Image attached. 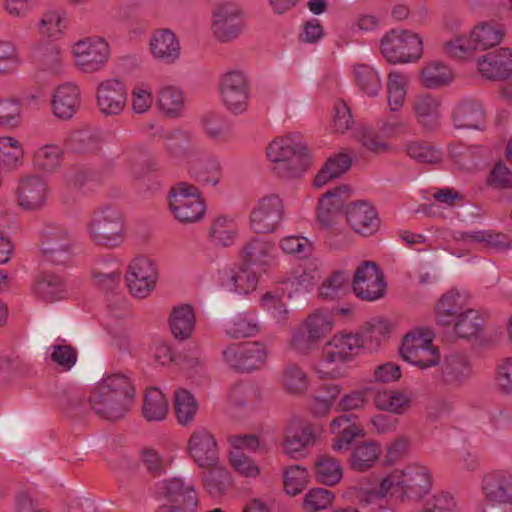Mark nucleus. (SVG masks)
Returning <instances> with one entry per match:
<instances>
[{
  "label": "nucleus",
  "mask_w": 512,
  "mask_h": 512,
  "mask_svg": "<svg viewBox=\"0 0 512 512\" xmlns=\"http://www.w3.org/2000/svg\"><path fill=\"white\" fill-rule=\"evenodd\" d=\"M135 401V387L131 379L121 373L103 379L91 392L92 410L101 418L116 421L125 416Z\"/></svg>",
  "instance_id": "f257e3e1"
},
{
  "label": "nucleus",
  "mask_w": 512,
  "mask_h": 512,
  "mask_svg": "<svg viewBox=\"0 0 512 512\" xmlns=\"http://www.w3.org/2000/svg\"><path fill=\"white\" fill-rule=\"evenodd\" d=\"M363 347L362 339L353 333H337L325 345L321 359L314 370L322 379L339 378L344 375L343 365L352 360Z\"/></svg>",
  "instance_id": "f03ea898"
},
{
  "label": "nucleus",
  "mask_w": 512,
  "mask_h": 512,
  "mask_svg": "<svg viewBox=\"0 0 512 512\" xmlns=\"http://www.w3.org/2000/svg\"><path fill=\"white\" fill-rule=\"evenodd\" d=\"M505 33L494 22L482 21L471 29L469 35H456L447 41L444 44V50L452 58L468 59L475 51H485L499 45Z\"/></svg>",
  "instance_id": "7ed1b4c3"
},
{
  "label": "nucleus",
  "mask_w": 512,
  "mask_h": 512,
  "mask_svg": "<svg viewBox=\"0 0 512 512\" xmlns=\"http://www.w3.org/2000/svg\"><path fill=\"white\" fill-rule=\"evenodd\" d=\"M268 159L280 165L283 177H298L307 167L308 152L298 134L275 138L267 147Z\"/></svg>",
  "instance_id": "20e7f679"
},
{
  "label": "nucleus",
  "mask_w": 512,
  "mask_h": 512,
  "mask_svg": "<svg viewBox=\"0 0 512 512\" xmlns=\"http://www.w3.org/2000/svg\"><path fill=\"white\" fill-rule=\"evenodd\" d=\"M86 230L93 243L106 248H117L125 240L123 215L110 206L96 209L86 223Z\"/></svg>",
  "instance_id": "39448f33"
},
{
  "label": "nucleus",
  "mask_w": 512,
  "mask_h": 512,
  "mask_svg": "<svg viewBox=\"0 0 512 512\" xmlns=\"http://www.w3.org/2000/svg\"><path fill=\"white\" fill-rule=\"evenodd\" d=\"M168 210L182 224L201 222L206 215V201L196 185L179 182L168 195Z\"/></svg>",
  "instance_id": "423d86ee"
},
{
  "label": "nucleus",
  "mask_w": 512,
  "mask_h": 512,
  "mask_svg": "<svg viewBox=\"0 0 512 512\" xmlns=\"http://www.w3.org/2000/svg\"><path fill=\"white\" fill-rule=\"evenodd\" d=\"M334 317L328 309H315L293 330L290 346L299 353H309L333 329Z\"/></svg>",
  "instance_id": "0eeeda50"
},
{
  "label": "nucleus",
  "mask_w": 512,
  "mask_h": 512,
  "mask_svg": "<svg viewBox=\"0 0 512 512\" xmlns=\"http://www.w3.org/2000/svg\"><path fill=\"white\" fill-rule=\"evenodd\" d=\"M153 496L169 505H179L192 512H198L200 494L196 481L191 477L174 476L154 484Z\"/></svg>",
  "instance_id": "6e6552de"
},
{
  "label": "nucleus",
  "mask_w": 512,
  "mask_h": 512,
  "mask_svg": "<svg viewBox=\"0 0 512 512\" xmlns=\"http://www.w3.org/2000/svg\"><path fill=\"white\" fill-rule=\"evenodd\" d=\"M400 355L404 361L420 369L434 367L440 363V352L433 344V335L423 328L414 329L404 336Z\"/></svg>",
  "instance_id": "1a4fd4ad"
},
{
  "label": "nucleus",
  "mask_w": 512,
  "mask_h": 512,
  "mask_svg": "<svg viewBox=\"0 0 512 512\" xmlns=\"http://www.w3.org/2000/svg\"><path fill=\"white\" fill-rule=\"evenodd\" d=\"M380 51L389 63H409L421 58L423 43L412 31L393 29L381 39Z\"/></svg>",
  "instance_id": "9d476101"
},
{
  "label": "nucleus",
  "mask_w": 512,
  "mask_h": 512,
  "mask_svg": "<svg viewBox=\"0 0 512 512\" xmlns=\"http://www.w3.org/2000/svg\"><path fill=\"white\" fill-rule=\"evenodd\" d=\"M219 93L223 105L233 114L244 113L251 98L248 74L239 68L225 71L219 80Z\"/></svg>",
  "instance_id": "9b49d317"
},
{
  "label": "nucleus",
  "mask_w": 512,
  "mask_h": 512,
  "mask_svg": "<svg viewBox=\"0 0 512 512\" xmlns=\"http://www.w3.org/2000/svg\"><path fill=\"white\" fill-rule=\"evenodd\" d=\"M245 27L242 9L235 3L225 1L214 6L211 16V33L221 43H229L243 33Z\"/></svg>",
  "instance_id": "f8f14e48"
},
{
  "label": "nucleus",
  "mask_w": 512,
  "mask_h": 512,
  "mask_svg": "<svg viewBox=\"0 0 512 512\" xmlns=\"http://www.w3.org/2000/svg\"><path fill=\"white\" fill-rule=\"evenodd\" d=\"M159 279L156 262L146 256L133 258L125 273V282L129 293L139 299L146 298L155 289Z\"/></svg>",
  "instance_id": "ddd939ff"
},
{
  "label": "nucleus",
  "mask_w": 512,
  "mask_h": 512,
  "mask_svg": "<svg viewBox=\"0 0 512 512\" xmlns=\"http://www.w3.org/2000/svg\"><path fill=\"white\" fill-rule=\"evenodd\" d=\"M76 66L85 73L102 70L111 55L108 42L100 36L83 38L72 46Z\"/></svg>",
  "instance_id": "4468645a"
},
{
  "label": "nucleus",
  "mask_w": 512,
  "mask_h": 512,
  "mask_svg": "<svg viewBox=\"0 0 512 512\" xmlns=\"http://www.w3.org/2000/svg\"><path fill=\"white\" fill-rule=\"evenodd\" d=\"M222 356L230 368L241 372H251L265 365L268 351L261 343L245 342L229 345L223 350Z\"/></svg>",
  "instance_id": "2eb2a0df"
},
{
  "label": "nucleus",
  "mask_w": 512,
  "mask_h": 512,
  "mask_svg": "<svg viewBox=\"0 0 512 512\" xmlns=\"http://www.w3.org/2000/svg\"><path fill=\"white\" fill-rule=\"evenodd\" d=\"M284 217V204L276 194L261 197L250 212V228L257 234L275 232Z\"/></svg>",
  "instance_id": "dca6fc26"
},
{
  "label": "nucleus",
  "mask_w": 512,
  "mask_h": 512,
  "mask_svg": "<svg viewBox=\"0 0 512 512\" xmlns=\"http://www.w3.org/2000/svg\"><path fill=\"white\" fill-rule=\"evenodd\" d=\"M482 491L492 512H512V473L496 470L484 476Z\"/></svg>",
  "instance_id": "f3484780"
},
{
  "label": "nucleus",
  "mask_w": 512,
  "mask_h": 512,
  "mask_svg": "<svg viewBox=\"0 0 512 512\" xmlns=\"http://www.w3.org/2000/svg\"><path fill=\"white\" fill-rule=\"evenodd\" d=\"M385 287L384 276L375 262L365 261L356 269L352 288L358 298L374 301L383 296Z\"/></svg>",
  "instance_id": "a211bd4d"
},
{
  "label": "nucleus",
  "mask_w": 512,
  "mask_h": 512,
  "mask_svg": "<svg viewBox=\"0 0 512 512\" xmlns=\"http://www.w3.org/2000/svg\"><path fill=\"white\" fill-rule=\"evenodd\" d=\"M74 239L63 226L47 227L42 240V253L54 264H65L73 255Z\"/></svg>",
  "instance_id": "6ab92c4d"
},
{
  "label": "nucleus",
  "mask_w": 512,
  "mask_h": 512,
  "mask_svg": "<svg viewBox=\"0 0 512 512\" xmlns=\"http://www.w3.org/2000/svg\"><path fill=\"white\" fill-rule=\"evenodd\" d=\"M96 103L99 111L108 116L122 113L127 103V88L118 78L101 81L96 89Z\"/></svg>",
  "instance_id": "aec40b11"
},
{
  "label": "nucleus",
  "mask_w": 512,
  "mask_h": 512,
  "mask_svg": "<svg viewBox=\"0 0 512 512\" xmlns=\"http://www.w3.org/2000/svg\"><path fill=\"white\" fill-rule=\"evenodd\" d=\"M401 493L408 499H422L432 488L433 478L430 469L420 463H411L399 469Z\"/></svg>",
  "instance_id": "412c9836"
},
{
  "label": "nucleus",
  "mask_w": 512,
  "mask_h": 512,
  "mask_svg": "<svg viewBox=\"0 0 512 512\" xmlns=\"http://www.w3.org/2000/svg\"><path fill=\"white\" fill-rule=\"evenodd\" d=\"M187 451L198 467L210 466L220 460L215 436L204 427L193 430L187 442Z\"/></svg>",
  "instance_id": "4be33fe9"
},
{
  "label": "nucleus",
  "mask_w": 512,
  "mask_h": 512,
  "mask_svg": "<svg viewBox=\"0 0 512 512\" xmlns=\"http://www.w3.org/2000/svg\"><path fill=\"white\" fill-rule=\"evenodd\" d=\"M18 205L25 210L42 207L47 199V184L38 175H25L18 180L16 188Z\"/></svg>",
  "instance_id": "5701e85b"
},
{
  "label": "nucleus",
  "mask_w": 512,
  "mask_h": 512,
  "mask_svg": "<svg viewBox=\"0 0 512 512\" xmlns=\"http://www.w3.org/2000/svg\"><path fill=\"white\" fill-rule=\"evenodd\" d=\"M477 68L482 77L502 80L512 74V49L501 48L477 59Z\"/></svg>",
  "instance_id": "b1692460"
},
{
  "label": "nucleus",
  "mask_w": 512,
  "mask_h": 512,
  "mask_svg": "<svg viewBox=\"0 0 512 512\" xmlns=\"http://www.w3.org/2000/svg\"><path fill=\"white\" fill-rule=\"evenodd\" d=\"M346 219L352 230L363 236L374 234L380 225L377 211L366 201L350 203L346 208Z\"/></svg>",
  "instance_id": "393cba45"
},
{
  "label": "nucleus",
  "mask_w": 512,
  "mask_h": 512,
  "mask_svg": "<svg viewBox=\"0 0 512 512\" xmlns=\"http://www.w3.org/2000/svg\"><path fill=\"white\" fill-rule=\"evenodd\" d=\"M416 122L428 130L436 129L442 119L440 97L431 93H420L411 102Z\"/></svg>",
  "instance_id": "a878e982"
},
{
  "label": "nucleus",
  "mask_w": 512,
  "mask_h": 512,
  "mask_svg": "<svg viewBox=\"0 0 512 512\" xmlns=\"http://www.w3.org/2000/svg\"><path fill=\"white\" fill-rule=\"evenodd\" d=\"M80 106L81 92L76 84L67 82L56 87L51 99L52 113L56 118L69 120Z\"/></svg>",
  "instance_id": "bb28decb"
},
{
  "label": "nucleus",
  "mask_w": 512,
  "mask_h": 512,
  "mask_svg": "<svg viewBox=\"0 0 512 512\" xmlns=\"http://www.w3.org/2000/svg\"><path fill=\"white\" fill-rule=\"evenodd\" d=\"M456 129H483L486 112L482 103L476 99H463L453 108L451 114Z\"/></svg>",
  "instance_id": "cd10ccee"
},
{
  "label": "nucleus",
  "mask_w": 512,
  "mask_h": 512,
  "mask_svg": "<svg viewBox=\"0 0 512 512\" xmlns=\"http://www.w3.org/2000/svg\"><path fill=\"white\" fill-rule=\"evenodd\" d=\"M69 27V14L60 6H53L44 10L37 23L39 34L54 41L63 38Z\"/></svg>",
  "instance_id": "c85d7f7f"
},
{
  "label": "nucleus",
  "mask_w": 512,
  "mask_h": 512,
  "mask_svg": "<svg viewBox=\"0 0 512 512\" xmlns=\"http://www.w3.org/2000/svg\"><path fill=\"white\" fill-rule=\"evenodd\" d=\"M152 56L164 64H173L180 58V43L175 34L168 29H159L149 41Z\"/></svg>",
  "instance_id": "c756f323"
},
{
  "label": "nucleus",
  "mask_w": 512,
  "mask_h": 512,
  "mask_svg": "<svg viewBox=\"0 0 512 512\" xmlns=\"http://www.w3.org/2000/svg\"><path fill=\"white\" fill-rule=\"evenodd\" d=\"M187 169L190 178L200 186L215 187L222 178L221 163L213 156L191 160Z\"/></svg>",
  "instance_id": "7c9ffc66"
},
{
  "label": "nucleus",
  "mask_w": 512,
  "mask_h": 512,
  "mask_svg": "<svg viewBox=\"0 0 512 512\" xmlns=\"http://www.w3.org/2000/svg\"><path fill=\"white\" fill-rule=\"evenodd\" d=\"M374 404L380 411L404 415L412 408L413 399L403 389H380L375 392Z\"/></svg>",
  "instance_id": "2f4dec72"
},
{
  "label": "nucleus",
  "mask_w": 512,
  "mask_h": 512,
  "mask_svg": "<svg viewBox=\"0 0 512 512\" xmlns=\"http://www.w3.org/2000/svg\"><path fill=\"white\" fill-rule=\"evenodd\" d=\"M258 274L251 266L225 270L221 276V285L230 292L248 294L258 284Z\"/></svg>",
  "instance_id": "473e14b6"
},
{
  "label": "nucleus",
  "mask_w": 512,
  "mask_h": 512,
  "mask_svg": "<svg viewBox=\"0 0 512 512\" xmlns=\"http://www.w3.org/2000/svg\"><path fill=\"white\" fill-rule=\"evenodd\" d=\"M168 324L172 335L178 340L189 339L196 326V315L190 304H179L171 310Z\"/></svg>",
  "instance_id": "72a5a7b5"
},
{
  "label": "nucleus",
  "mask_w": 512,
  "mask_h": 512,
  "mask_svg": "<svg viewBox=\"0 0 512 512\" xmlns=\"http://www.w3.org/2000/svg\"><path fill=\"white\" fill-rule=\"evenodd\" d=\"M443 381L451 386H461L471 377L472 369L467 358L458 353L447 355L441 366Z\"/></svg>",
  "instance_id": "f704fd0d"
},
{
  "label": "nucleus",
  "mask_w": 512,
  "mask_h": 512,
  "mask_svg": "<svg viewBox=\"0 0 512 512\" xmlns=\"http://www.w3.org/2000/svg\"><path fill=\"white\" fill-rule=\"evenodd\" d=\"M33 292L44 301H57L66 297V283L60 275L48 271L42 272L35 279Z\"/></svg>",
  "instance_id": "c9c22d12"
},
{
  "label": "nucleus",
  "mask_w": 512,
  "mask_h": 512,
  "mask_svg": "<svg viewBox=\"0 0 512 512\" xmlns=\"http://www.w3.org/2000/svg\"><path fill=\"white\" fill-rule=\"evenodd\" d=\"M206 471L201 474L204 488L212 497L222 496L230 485V475L227 469L215 461L213 465L200 467Z\"/></svg>",
  "instance_id": "e433bc0d"
},
{
  "label": "nucleus",
  "mask_w": 512,
  "mask_h": 512,
  "mask_svg": "<svg viewBox=\"0 0 512 512\" xmlns=\"http://www.w3.org/2000/svg\"><path fill=\"white\" fill-rule=\"evenodd\" d=\"M121 273L120 263L112 257H107L95 263L92 277L96 285L112 290L118 285Z\"/></svg>",
  "instance_id": "4c0bfd02"
},
{
  "label": "nucleus",
  "mask_w": 512,
  "mask_h": 512,
  "mask_svg": "<svg viewBox=\"0 0 512 512\" xmlns=\"http://www.w3.org/2000/svg\"><path fill=\"white\" fill-rule=\"evenodd\" d=\"M453 323L454 331L460 338L474 339L484 335V319L477 310L468 309L461 312Z\"/></svg>",
  "instance_id": "58836bf2"
},
{
  "label": "nucleus",
  "mask_w": 512,
  "mask_h": 512,
  "mask_svg": "<svg viewBox=\"0 0 512 512\" xmlns=\"http://www.w3.org/2000/svg\"><path fill=\"white\" fill-rule=\"evenodd\" d=\"M408 85L409 77L406 73L393 70L388 74L386 92L390 111L397 112L403 107Z\"/></svg>",
  "instance_id": "ea45409f"
},
{
  "label": "nucleus",
  "mask_w": 512,
  "mask_h": 512,
  "mask_svg": "<svg viewBox=\"0 0 512 512\" xmlns=\"http://www.w3.org/2000/svg\"><path fill=\"white\" fill-rule=\"evenodd\" d=\"M237 233L238 229L234 219L220 215L213 219L208 231V238L215 246L229 247L234 244Z\"/></svg>",
  "instance_id": "a19ab883"
},
{
  "label": "nucleus",
  "mask_w": 512,
  "mask_h": 512,
  "mask_svg": "<svg viewBox=\"0 0 512 512\" xmlns=\"http://www.w3.org/2000/svg\"><path fill=\"white\" fill-rule=\"evenodd\" d=\"M169 405L166 397L156 387L146 389L144 394L142 414L149 421H162L166 418Z\"/></svg>",
  "instance_id": "79ce46f5"
},
{
  "label": "nucleus",
  "mask_w": 512,
  "mask_h": 512,
  "mask_svg": "<svg viewBox=\"0 0 512 512\" xmlns=\"http://www.w3.org/2000/svg\"><path fill=\"white\" fill-rule=\"evenodd\" d=\"M259 330L258 321L251 312L237 314L224 324L225 334L234 339L253 337Z\"/></svg>",
  "instance_id": "37998d69"
},
{
  "label": "nucleus",
  "mask_w": 512,
  "mask_h": 512,
  "mask_svg": "<svg viewBox=\"0 0 512 512\" xmlns=\"http://www.w3.org/2000/svg\"><path fill=\"white\" fill-rule=\"evenodd\" d=\"M274 245L272 242L253 238L243 247V257L249 266H259L265 269L272 260Z\"/></svg>",
  "instance_id": "c03bdc74"
},
{
  "label": "nucleus",
  "mask_w": 512,
  "mask_h": 512,
  "mask_svg": "<svg viewBox=\"0 0 512 512\" xmlns=\"http://www.w3.org/2000/svg\"><path fill=\"white\" fill-rule=\"evenodd\" d=\"M101 138L95 130L82 128L72 131L67 139V145L74 153H93L99 150Z\"/></svg>",
  "instance_id": "a18cd8bd"
},
{
  "label": "nucleus",
  "mask_w": 512,
  "mask_h": 512,
  "mask_svg": "<svg viewBox=\"0 0 512 512\" xmlns=\"http://www.w3.org/2000/svg\"><path fill=\"white\" fill-rule=\"evenodd\" d=\"M341 391L342 387L340 385H323L311 398V413L316 417H324L328 415Z\"/></svg>",
  "instance_id": "49530a36"
},
{
  "label": "nucleus",
  "mask_w": 512,
  "mask_h": 512,
  "mask_svg": "<svg viewBox=\"0 0 512 512\" xmlns=\"http://www.w3.org/2000/svg\"><path fill=\"white\" fill-rule=\"evenodd\" d=\"M281 381L284 391L293 396L303 395L309 387V379L306 372L297 364L285 366Z\"/></svg>",
  "instance_id": "de8ad7c7"
},
{
  "label": "nucleus",
  "mask_w": 512,
  "mask_h": 512,
  "mask_svg": "<svg viewBox=\"0 0 512 512\" xmlns=\"http://www.w3.org/2000/svg\"><path fill=\"white\" fill-rule=\"evenodd\" d=\"M349 290V275L342 271L331 273L318 288L322 300L332 301L343 297Z\"/></svg>",
  "instance_id": "09e8293b"
},
{
  "label": "nucleus",
  "mask_w": 512,
  "mask_h": 512,
  "mask_svg": "<svg viewBox=\"0 0 512 512\" xmlns=\"http://www.w3.org/2000/svg\"><path fill=\"white\" fill-rule=\"evenodd\" d=\"M381 453L379 445L374 442H363L352 450L349 462L355 471H365L371 468Z\"/></svg>",
  "instance_id": "8fccbe9b"
},
{
  "label": "nucleus",
  "mask_w": 512,
  "mask_h": 512,
  "mask_svg": "<svg viewBox=\"0 0 512 512\" xmlns=\"http://www.w3.org/2000/svg\"><path fill=\"white\" fill-rule=\"evenodd\" d=\"M157 104L166 116L178 117L184 108L183 93L175 86H163L158 91Z\"/></svg>",
  "instance_id": "3c124183"
},
{
  "label": "nucleus",
  "mask_w": 512,
  "mask_h": 512,
  "mask_svg": "<svg viewBox=\"0 0 512 512\" xmlns=\"http://www.w3.org/2000/svg\"><path fill=\"white\" fill-rule=\"evenodd\" d=\"M452 80V70L438 61L428 63L421 71V83L426 88H439L449 84Z\"/></svg>",
  "instance_id": "603ef678"
},
{
  "label": "nucleus",
  "mask_w": 512,
  "mask_h": 512,
  "mask_svg": "<svg viewBox=\"0 0 512 512\" xmlns=\"http://www.w3.org/2000/svg\"><path fill=\"white\" fill-rule=\"evenodd\" d=\"M315 472L317 480L328 486L336 485L343 476L339 461L329 455H321L317 458Z\"/></svg>",
  "instance_id": "864d4df0"
},
{
  "label": "nucleus",
  "mask_w": 512,
  "mask_h": 512,
  "mask_svg": "<svg viewBox=\"0 0 512 512\" xmlns=\"http://www.w3.org/2000/svg\"><path fill=\"white\" fill-rule=\"evenodd\" d=\"M351 166V158L343 153L330 158L314 178L313 184L320 188L328 181L335 179L345 173Z\"/></svg>",
  "instance_id": "5fc2aeb1"
},
{
  "label": "nucleus",
  "mask_w": 512,
  "mask_h": 512,
  "mask_svg": "<svg viewBox=\"0 0 512 512\" xmlns=\"http://www.w3.org/2000/svg\"><path fill=\"white\" fill-rule=\"evenodd\" d=\"M174 407L177 421L181 425H188L195 418L198 402L186 389H178L174 395Z\"/></svg>",
  "instance_id": "6e6d98bb"
},
{
  "label": "nucleus",
  "mask_w": 512,
  "mask_h": 512,
  "mask_svg": "<svg viewBox=\"0 0 512 512\" xmlns=\"http://www.w3.org/2000/svg\"><path fill=\"white\" fill-rule=\"evenodd\" d=\"M353 73L359 88L368 96H377L382 88L379 74L367 64H355Z\"/></svg>",
  "instance_id": "4d7b16f0"
},
{
  "label": "nucleus",
  "mask_w": 512,
  "mask_h": 512,
  "mask_svg": "<svg viewBox=\"0 0 512 512\" xmlns=\"http://www.w3.org/2000/svg\"><path fill=\"white\" fill-rule=\"evenodd\" d=\"M461 237L467 242L479 243L496 251H503L510 247V240L505 234L491 230L463 233Z\"/></svg>",
  "instance_id": "13d9d810"
},
{
  "label": "nucleus",
  "mask_w": 512,
  "mask_h": 512,
  "mask_svg": "<svg viewBox=\"0 0 512 512\" xmlns=\"http://www.w3.org/2000/svg\"><path fill=\"white\" fill-rule=\"evenodd\" d=\"M460 294L451 290L444 294L437 304L438 321L445 326L451 325L460 312Z\"/></svg>",
  "instance_id": "bf43d9fd"
},
{
  "label": "nucleus",
  "mask_w": 512,
  "mask_h": 512,
  "mask_svg": "<svg viewBox=\"0 0 512 512\" xmlns=\"http://www.w3.org/2000/svg\"><path fill=\"white\" fill-rule=\"evenodd\" d=\"M23 148L18 140L10 136L0 137V165L11 170L23 157Z\"/></svg>",
  "instance_id": "052dcab7"
},
{
  "label": "nucleus",
  "mask_w": 512,
  "mask_h": 512,
  "mask_svg": "<svg viewBox=\"0 0 512 512\" xmlns=\"http://www.w3.org/2000/svg\"><path fill=\"white\" fill-rule=\"evenodd\" d=\"M405 151L410 158L420 163L436 164L442 159V152L426 142H408Z\"/></svg>",
  "instance_id": "680f3d73"
},
{
  "label": "nucleus",
  "mask_w": 512,
  "mask_h": 512,
  "mask_svg": "<svg viewBox=\"0 0 512 512\" xmlns=\"http://www.w3.org/2000/svg\"><path fill=\"white\" fill-rule=\"evenodd\" d=\"M63 150L54 144H48L40 147L34 155L35 164L47 172L55 171L62 161Z\"/></svg>",
  "instance_id": "e2e57ef3"
},
{
  "label": "nucleus",
  "mask_w": 512,
  "mask_h": 512,
  "mask_svg": "<svg viewBox=\"0 0 512 512\" xmlns=\"http://www.w3.org/2000/svg\"><path fill=\"white\" fill-rule=\"evenodd\" d=\"M334 501V494L324 488H313L303 497L304 512H319L327 509Z\"/></svg>",
  "instance_id": "0e129e2a"
},
{
  "label": "nucleus",
  "mask_w": 512,
  "mask_h": 512,
  "mask_svg": "<svg viewBox=\"0 0 512 512\" xmlns=\"http://www.w3.org/2000/svg\"><path fill=\"white\" fill-rule=\"evenodd\" d=\"M141 461L146 471L158 477L165 474L170 467L171 460L161 455L156 449L146 447L141 452Z\"/></svg>",
  "instance_id": "69168bd1"
},
{
  "label": "nucleus",
  "mask_w": 512,
  "mask_h": 512,
  "mask_svg": "<svg viewBox=\"0 0 512 512\" xmlns=\"http://www.w3.org/2000/svg\"><path fill=\"white\" fill-rule=\"evenodd\" d=\"M21 63L16 46L10 41H0V75L14 74Z\"/></svg>",
  "instance_id": "338daca9"
},
{
  "label": "nucleus",
  "mask_w": 512,
  "mask_h": 512,
  "mask_svg": "<svg viewBox=\"0 0 512 512\" xmlns=\"http://www.w3.org/2000/svg\"><path fill=\"white\" fill-rule=\"evenodd\" d=\"M229 399L236 406H253L259 401L260 392L252 384L238 383L232 387Z\"/></svg>",
  "instance_id": "774afa93"
}]
</instances>
